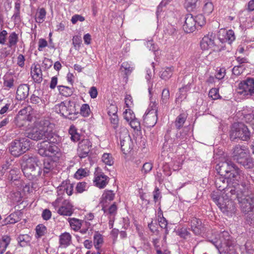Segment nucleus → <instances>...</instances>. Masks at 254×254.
I'll list each match as a JSON object with an SVG mask.
<instances>
[{"label":"nucleus","instance_id":"nucleus-53","mask_svg":"<svg viewBox=\"0 0 254 254\" xmlns=\"http://www.w3.org/2000/svg\"><path fill=\"white\" fill-rule=\"evenodd\" d=\"M87 175V172L85 169H79L75 173L74 176L77 179H80L82 177H85Z\"/></svg>","mask_w":254,"mask_h":254},{"label":"nucleus","instance_id":"nucleus-62","mask_svg":"<svg viewBox=\"0 0 254 254\" xmlns=\"http://www.w3.org/2000/svg\"><path fill=\"white\" fill-rule=\"evenodd\" d=\"M11 241L10 237L8 235H4L2 237L1 241L3 245H4V248H7L8 246L10 244Z\"/></svg>","mask_w":254,"mask_h":254},{"label":"nucleus","instance_id":"nucleus-49","mask_svg":"<svg viewBox=\"0 0 254 254\" xmlns=\"http://www.w3.org/2000/svg\"><path fill=\"white\" fill-rule=\"evenodd\" d=\"M213 10V5L212 3L211 2H206L203 7V11L204 13L207 15H209Z\"/></svg>","mask_w":254,"mask_h":254},{"label":"nucleus","instance_id":"nucleus-39","mask_svg":"<svg viewBox=\"0 0 254 254\" xmlns=\"http://www.w3.org/2000/svg\"><path fill=\"white\" fill-rule=\"evenodd\" d=\"M211 197L218 206L221 202L224 200V198H225L224 196H220V194L218 192H213L211 194Z\"/></svg>","mask_w":254,"mask_h":254},{"label":"nucleus","instance_id":"nucleus-38","mask_svg":"<svg viewBox=\"0 0 254 254\" xmlns=\"http://www.w3.org/2000/svg\"><path fill=\"white\" fill-rule=\"evenodd\" d=\"M68 221L71 227L75 231L78 230L81 227V222L79 219L72 218H69Z\"/></svg>","mask_w":254,"mask_h":254},{"label":"nucleus","instance_id":"nucleus-33","mask_svg":"<svg viewBox=\"0 0 254 254\" xmlns=\"http://www.w3.org/2000/svg\"><path fill=\"white\" fill-rule=\"evenodd\" d=\"M187 117V116L185 114H181L177 117L175 122V125L177 129H180L183 127L186 121Z\"/></svg>","mask_w":254,"mask_h":254},{"label":"nucleus","instance_id":"nucleus-45","mask_svg":"<svg viewBox=\"0 0 254 254\" xmlns=\"http://www.w3.org/2000/svg\"><path fill=\"white\" fill-rule=\"evenodd\" d=\"M30 108H24L21 110L19 112L16 117L15 118L16 120L25 121V116L28 114V110H30Z\"/></svg>","mask_w":254,"mask_h":254},{"label":"nucleus","instance_id":"nucleus-26","mask_svg":"<svg viewBox=\"0 0 254 254\" xmlns=\"http://www.w3.org/2000/svg\"><path fill=\"white\" fill-rule=\"evenodd\" d=\"M49 144V141L48 140H45L38 144V153L41 156H47Z\"/></svg>","mask_w":254,"mask_h":254},{"label":"nucleus","instance_id":"nucleus-64","mask_svg":"<svg viewBox=\"0 0 254 254\" xmlns=\"http://www.w3.org/2000/svg\"><path fill=\"white\" fill-rule=\"evenodd\" d=\"M48 46L47 41L44 39H40L38 42V50L41 51L42 49Z\"/></svg>","mask_w":254,"mask_h":254},{"label":"nucleus","instance_id":"nucleus-34","mask_svg":"<svg viewBox=\"0 0 254 254\" xmlns=\"http://www.w3.org/2000/svg\"><path fill=\"white\" fill-rule=\"evenodd\" d=\"M58 90L59 91L60 93L64 96H65V97L70 96L72 94V93L73 92V90L71 88H70L67 86H63V85H59L58 86Z\"/></svg>","mask_w":254,"mask_h":254},{"label":"nucleus","instance_id":"nucleus-1","mask_svg":"<svg viewBox=\"0 0 254 254\" xmlns=\"http://www.w3.org/2000/svg\"><path fill=\"white\" fill-rule=\"evenodd\" d=\"M41 126L33 128L27 134L28 138L38 141L48 140L51 142L58 143L61 140L60 136L53 131L54 125L48 120L40 122Z\"/></svg>","mask_w":254,"mask_h":254},{"label":"nucleus","instance_id":"nucleus-58","mask_svg":"<svg viewBox=\"0 0 254 254\" xmlns=\"http://www.w3.org/2000/svg\"><path fill=\"white\" fill-rule=\"evenodd\" d=\"M85 18L83 16H82L81 15L78 14H75L74 15L71 19V22L72 24H75L78 21H79L80 22H82L84 21Z\"/></svg>","mask_w":254,"mask_h":254},{"label":"nucleus","instance_id":"nucleus-24","mask_svg":"<svg viewBox=\"0 0 254 254\" xmlns=\"http://www.w3.org/2000/svg\"><path fill=\"white\" fill-rule=\"evenodd\" d=\"M38 66L35 65L34 69L31 71V74L34 81L37 83H40L43 80L42 73L39 65Z\"/></svg>","mask_w":254,"mask_h":254},{"label":"nucleus","instance_id":"nucleus-27","mask_svg":"<svg viewBox=\"0 0 254 254\" xmlns=\"http://www.w3.org/2000/svg\"><path fill=\"white\" fill-rule=\"evenodd\" d=\"M221 243H223L225 245L229 244V243L235 242V240L230 235L227 231H223L221 233L219 236Z\"/></svg>","mask_w":254,"mask_h":254},{"label":"nucleus","instance_id":"nucleus-51","mask_svg":"<svg viewBox=\"0 0 254 254\" xmlns=\"http://www.w3.org/2000/svg\"><path fill=\"white\" fill-rule=\"evenodd\" d=\"M46 231V227L43 224H39L36 227V231L39 237L44 235Z\"/></svg>","mask_w":254,"mask_h":254},{"label":"nucleus","instance_id":"nucleus-4","mask_svg":"<svg viewBox=\"0 0 254 254\" xmlns=\"http://www.w3.org/2000/svg\"><path fill=\"white\" fill-rule=\"evenodd\" d=\"M79 107L74 102L69 101L68 102H62L60 104L56 105L55 110L58 113L69 120H74L77 118L79 114L78 108Z\"/></svg>","mask_w":254,"mask_h":254},{"label":"nucleus","instance_id":"nucleus-6","mask_svg":"<svg viewBox=\"0 0 254 254\" xmlns=\"http://www.w3.org/2000/svg\"><path fill=\"white\" fill-rule=\"evenodd\" d=\"M30 145V141L27 138L16 139L10 143L8 150L11 155L18 157L29 150Z\"/></svg>","mask_w":254,"mask_h":254},{"label":"nucleus","instance_id":"nucleus-63","mask_svg":"<svg viewBox=\"0 0 254 254\" xmlns=\"http://www.w3.org/2000/svg\"><path fill=\"white\" fill-rule=\"evenodd\" d=\"M81 42L82 41L80 37L78 36H74L73 37L72 43L75 47H80Z\"/></svg>","mask_w":254,"mask_h":254},{"label":"nucleus","instance_id":"nucleus-8","mask_svg":"<svg viewBox=\"0 0 254 254\" xmlns=\"http://www.w3.org/2000/svg\"><path fill=\"white\" fill-rule=\"evenodd\" d=\"M215 36L211 33L204 36L200 42V47L203 50H207L211 49L213 51L222 50V48L220 49L215 42Z\"/></svg>","mask_w":254,"mask_h":254},{"label":"nucleus","instance_id":"nucleus-50","mask_svg":"<svg viewBox=\"0 0 254 254\" xmlns=\"http://www.w3.org/2000/svg\"><path fill=\"white\" fill-rule=\"evenodd\" d=\"M130 127L135 130H139L140 128V122L137 119L134 117L129 122Z\"/></svg>","mask_w":254,"mask_h":254},{"label":"nucleus","instance_id":"nucleus-42","mask_svg":"<svg viewBox=\"0 0 254 254\" xmlns=\"http://www.w3.org/2000/svg\"><path fill=\"white\" fill-rule=\"evenodd\" d=\"M20 3L17 1L15 3L14 5V13L12 16L15 21H18L20 20Z\"/></svg>","mask_w":254,"mask_h":254},{"label":"nucleus","instance_id":"nucleus-9","mask_svg":"<svg viewBox=\"0 0 254 254\" xmlns=\"http://www.w3.org/2000/svg\"><path fill=\"white\" fill-rule=\"evenodd\" d=\"M238 93L244 95L252 96L254 94V78H248L239 84Z\"/></svg>","mask_w":254,"mask_h":254},{"label":"nucleus","instance_id":"nucleus-25","mask_svg":"<svg viewBox=\"0 0 254 254\" xmlns=\"http://www.w3.org/2000/svg\"><path fill=\"white\" fill-rule=\"evenodd\" d=\"M71 242V236L69 233L64 232L60 236L59 243L60 245L66 248L70 245Z\"/></svg>","mask_w":254,"mask_h":254},{"label":"nucleus","instance_id":"nucleus-19","mask_svg":"<svg viewBox=\"0 0 254 254\" xmlns=\"http://www.w3.org/2000/svg\"><path fill=\"white\" fill-rule=\"evenodd\" d=\"M29 86L27 84H22L17 87L16 93V98L18 100H25L29 95Z\"/></svg>","mask_w":254,"mask_h":254},{"label":"nucleus","instance_id":"nucleus-17","mask_svg":"<svg viewBox=\"0 0 254 254\" xmlns=\"http://www.w3.org/2000/svg\"><path fill=\"white\" fill-rule=\"evenodd\" d=\"M158 117L156 111H148L143 117V122L147 127H154L157 121Z\"/></svg>","mask_w":254,"mask_h":254},{"label":"nucleus","instance_id":"nucleus-61","mask_svg":"<svg viewBox=\"0 0 254 254\" xmlns=\"http://www.w3.org/2000/svg\"><path fill=\"white\" fill-rule=\"evenodd\" d=\"M209 97L213 99H216L218 95V90L216 88H212L209 92Z\"/></svg>","mask_w":254,"mask_h":254},{"label":"nucleus","instance_id":"nucleus-20","mask_svg":"<svg viewBox=\"0 0 254 254\" xmlns=\"http://www.w3.org/2000/svg\"><path fill=\"white\" fill-rule=\"evenodd\" d=\"M73 206L68 201L65 200L62 205L59 208L57 212L61 215L71 216L73 213Z\"/></svg>","mask_w":254,"mask_h":254},{"label":"nucleus","instance_id":"nucleus-31","mask_svg":"<svg viewBox=\"0 0 254 254\" xmlns=\"http://www.w3.org/2000/svg\"><path fill=\"white\" fill-rule=\"evenodd\" d=\"M173 71V66L167 67L164 70L161 72L160 77L165 80H168L172 76Z\"/></svg>","mask_w":254,"mask_h":254},{"label":"nucleus","instance_id":"nucleus-60","mask_svg":"<svg viewBox=\"0 0 254 254\" xmlns=\"http://www.w3.org/2000/svg\"><path fill=\"white\" fill-rule=\"evenodd\" d=\"M125 104L126 107L129 109L133 105V101L132 97L130 95H127L125 99Z\"/></svg>","mask_w":254,"mask_h":254},{"label":"nucleus","instance_id":"nucleus-15","mask_svg":"<svg viewBox=\"0 0 254 254\" xmlns=\"http://www.w3.org/2000/svg\"><path fill=\"white\" fill-rule=\"evenodd\" d=\"M183 28L185 32L187 33H192L196 30L197 28L196 21L191 14L186 15L185 21Z\"/></svg>","mask_w":254,"mask_h":254},{"label":"nucleus","instance_id":"nucleus-22","mask_svg":"<svg viewBox=\"0 0 254 254\" xmlns=\"http://www.w3.org/2000/svg\"><path fill=\"white\" fill-rule=\"evenodd\" d=\"M232 184V182H228L227 178L224 176H219L215 178V185L220 191H225L227 187Z\"/></svg>","mask_w":254,"mask_h":254},{"label":"nucleus","instance_id":"nucleus-48","mask_svg":"<svg viewBox=\"0 0 254 254\" xmlns=\"http://www.w3.org/2000/svg\"><path fill=\"white\" fill-rule=\"evenodd\" d=\"M197 26L201 27L205 24V18L202 14H199L194 17Z\"/></svg>","mask_w":254,"mask_h":254},{"label":"nucleus","instance_id":"nucleus-40","mask_svg":"<svg viewBox=\"0 0 254 254\" xmlns=\"http://www.w3.org/2000/svg\"><path fill=\"white\" fill-rule=\"evenodd\" d=\"M245 219L247 224L254 227V211L245 213Z\"/></svg>","mask_w":254,"mask_h":254},{"label":"nucleus","instance_id":"nucleus-11","mask_svg":"<svg viewBox=\"0 0 254 254\" xmlns=\"http://www.w3.org/2000/svg\"><path fill=\"white\" fill-rule=\"evenodd\" d=\"M124 135L122 136L120 133V139L121 149L125 154L129 152L132 149V141L127 130L124 129L123 131Z\"/></svg>","mask_w":254,"mask_h":254},{"label":"nucleus","instance_id":"nucleus-2","mask_svg":"<svg viewBox=\"0 0 254 254\" xmlns=\"http://www.w3.org/2000/svg\"><path fill=\"white\" fill-rule=\"evenodd\" d=\"M39 161L37 157L31 156L28 158L24 157L22 164V170L24 176L29 180H34L41 175L42 170L39 166Z\"/></svg>","mask_w":254,"mask_h":254},{"label":"nucleus","instance_id":"nucleus-30","mask_svg":"<svg viewBox=\"0 0 254 254\" xmlns=\"http://www.w3.org/2000/svg\"><path fill=\"white\" fill-rule=\"evenodd\" d=\"M170 91L167 88H165L162 90L161 98L160 100V104L167 106L169 103Z\"/></svg>","mask_w":254,"mask_h":254},{"label":"nucleus","instance_id":"nucleus-37","mask_svg":"<svg viewBox=\"0 0 254 254\" xmlns=\"http://www.w3.org/2000/svg\"><path fill=\"white\" fill-rule=\"evenodd\" d=\"M30 237L28 235H20L17 238L19 245L21 247H25L30 242Z\"/></svg>","mask_w":254,"mask_h":254},{"label":"nucleus","instance_id":"nucleus-35","mask_svg":"<svg viewBox=\"0 0 254 254\" xmlns=\"http://www.w3.org/2000/svg\"><path fill=\"white\" fill-rule=\"evenodd\" d=\"M114 197L115 193H113L112 190H105L102 195L101 203L104 205V203L106 202L107 200H113Z\"/></svg>","mask_w":254,"mask_h":254},{"label":"nucleus","instance_id":"nucleus-29","mask_svg":"<svg viewBox=\"0 0 254 254\" xmlns=\"http://www.w3.org/2000/svg\"><path fill=\"white\" fill-rule=\"evenodd\" d=\"M235 242L230 243L226 245L225 248H224L222 251L219 250L220 254H236V249H235Z\"/></svg>","mask_w":254,"mask_h":254},{"label":"nucleus","instance_id":"nucleus-55","mask_svg":"<svg viewBox=\"0 0 254 254\" xmlns=\"http://www.w3.org/2000/svg\"><path fill=\"white\" fill-rule=\"evenodd\" d=\"M108 114L109 116L116 115L118 112L117 107L115 105L111 104L107 108Z\"/></svg>","mask_w":254,"mask_h":254},{"label":"nucleus","instance_id":"nucleus-28","mask_svg":"<svg viewBox=\"0 0 254 254\" xmlns=\"http://www.w3.org/2000/svg\"><path fill=\"white\" fill-rule=\"evenodd\" d=\"M55 143L51 142L49 141L48 146V150L47 154V156L52 157L57 155L60 151L59 147L55 145Z\"/></svg>","mask_w":254,"mask_h":254},{"label":"nucleus","instance_id":"nucleus-36","mask_svg":"<svg viewBox=\"0 0 254 254\" xmlns=\"http://www.w3.org/2000/svg\"><path fill=\"white\" fill-rule=\"evenodd\" d=\"M103 243V239L102 235L98 233H96L93 237V243L95 248L97 250H99L101 246L100 245Z\"/></svg>","mask_w":254,"mask_h":254},{"label":"nucleus","instance_id":"nucleus-57","mask_svg":"<svg viewBox=\"0 0 254 254\" xmlns=\"http://www.w3.org/2000/svg\"><path fill=\"white\" fill-rule=\"evenodd\" d=\"M52 216L51 211L48 209H45L43 211L42 217L45 220H49Z\"/></svg>","mask_w":254,"mask_h":254},{"label":"nucleus","instance_id":"nucleus-59","mask_svg":"<svg viewBox=\"0 0 254 254\" xmlns=\"http://www.w3.org/2000/svg\"><path fill=\"white\" fill-rule=\"evenodd\" d=\"M53 64V61L49 59L45 58L43 62V65L45 69H49Z\"/></svg>","mask_w":254,"mask_h":254},{"label":"nucleus","instance_id":"nucleus-5","mask_svg":"<svg viewBox=\"0 0 254 254\" xmlns=\"http://www.w3.org/2000/svg\"><path fill=\"white\" fill-rule=\"evenodd\" d=\"M229 136L232 141H234L237 138L243 141H247L250 139L251 135L248 127L244 124L237 122L232 125Z\"/></svg>","mask_w":254,"mask_h":254},{"label":"nucleus","instance_id":"nucleus-43","mask_svg":"<svg viewBox=\"0 0 254 254\" xmlns=\"http://www.w3.org/2000/svg\"><path fill=\"white\" fill-rule=\"evenodd\" d=\"M60 187L61 190H63L64 191H65L68 195H71L72 194L73 188L72 184L70 183L67 184L66 182L65 185H64V183L63 182Z\"/></svg>","mask_w":254,"mask_h":254},{"label":"nucleus","instance_id":"nucleus-12","mask_svg":"<svg viewBox=\"0 0 254 254\" xmlns=\"http://www.w3.org/2000/svg\"><path fill=\"white\" fill-rule=\"evenodd\" d=\"M231 184L232 186L229 185L224 192L225 197L232 200L241 198V196L244 192L239 190L238 186H235V184Z\"/></svg>","mask_w":254,"mask_h":254},{"label":"nucleus","instance_id":"nucleus-52","mask_svg":"<svg viewBox=\"0 0 254 254\" xmlns=\"http://www.w3.org/2000/svg\"><path fill=\"white\" fill-rule=\"evenodd\" d=\"M87 187V183L83 182H79L77 183L76 187V190L77 192L78 193H82L84 191L86 190V188Z\"/></svg>","mask_w":254,"mask_h":254},{"label":"nucleus","instance_id":"nucleus-44","mask_svg":"<svg viewBox=\"0 0 254 254\" xmlns=\"http://www.w3.org/2000/svg\"><path fill=\"white\" fill-rule=\"evenodd\" d=\"M235 40V36L234 32L232 30H229L227 31L225 38L223 40L227 41L229 44Z\"/></svg>","mask_w":254,"mask_h":254},{"label":"nucleus","instance_id":"nucleus-56","mask_svg":"<svg viewBox=\"0 0 254 254\" xmlns=\"http://www.w3.org/2000/svg\"><path fill=\"white\" fill-rule=\"evenodd\" d=\"M152 167L153 165L151 163L146 162L142 166V172L146 174L152 170Z\"/></svg>","mask_w":254,"mask_h":254},{"label":"nucleus","instance_id":"nucleus-32","mask_svg":"<svg viewBox=\"0 0 254 254\" xmlns=\"http://www.w3.org/2000/svg\"><path fill=\"white\" fill-rule=\"evenodd\" d=\"M185 6L188 11H192L198 7V0H185Z\"/></svg>","mask_w":254,"mask_h":254},{"label":"nucleus","instance_id":"nucleus-3","mask_svg":"<svg viewBox=\"0 0 254 254\" xmlns=\"http://www.w3.org/2000/svg\"><path fill=\"white\" fill-rule=\"evenodd\" d=\"M232 157L238 163L247 169H251L254 166V161L247 152L246 148L239 144L235 145L232 149Z\"/></svg>","mask_w":254,"mask_h":254},{"label":"nucleus","instance_id":"nucleus-41","mask_svg":"<svg viewBox=\"0 0 254 254\" xmlns=\"http://www.w3.org/2000/svg\"><path fill=\"white\" fill-rule=\"evenodd\" d=\"M102 161L106 165L112 166L114 164L112 156L110 153H104L102 157Z\"/></svg>","mask_w":254,"mask_h":254},{"label":"nucleus","instance_id":"nucleus-14","mask_svg":"<svg viewBox=\"0 0 254 254\" xmlns=\"http://www.w3.org/2000/svg\"><path fill=\"white\" fill-rule=\"evenodd\" d=\"M92 147V143L88 139H83L79 144L78 154L81 158H85L89 156Z\"/></svg>","mask_w":254,"mask_h":254},{"label":"nucleus","instance_id":"nucleus-13","mask_svg":"<svg viewBox=\"0 0 254 254\" xmlns=\"http://www.w3.org/2000/svg\"><path fill=\"white\" fill-rule=\"evenodd\" d=\"M218 207L224 213L227 215H232L236 211V206L234 201L228 198H224Z\"/></svg>","mask_w":254,"mask_h":254},{"label":"nucleus","instance_id":"nucleus-7","mask_svg":"<svg viewBox=\"0 0 254 254\" xmlns=\"http://www.w3.org/2000/svg\"><path fill=\"white\" fill-rule=\"evenodd\" d=\"M238 168L234 163L228 160L220 162L215 167L219 175L227 178L228 182L231 181L232 177L235 175Z\"/></svg>","mask_w":254,"mask_h":254},{"label":"nucleus","instance_id":"nucleus-47","mask_svg":"<svg viewBox=\"0 0 254 254\" xmlns=\"http://www.w3.org/2000/svg\"><path fill=\"white\" fill-rule=\"evenodd\" d=\"M80 114L84 117H88L90 112L89 106L87 104H84L80 107Z\"/></svg>","mask_w":254,"mask_h":254},{"label":"nucleus","instance_id":"nucleus-10","mask_svg":"<svg viewBox=\"0 0 254 254\" xmlns=\"http://www.w3.org/2000/svg\"><path fill=\"white\" fill-rule=\"evenodd\" d=\"M241 197L238 199V201L240 204L241 210L245 213L254 211L253 198L245 194V192L241 196Z\"/></svg>","mask_w":254,"mask_h":254},{"label":"nucleus","instance_id":"nucleus-54","mask_svg":"<svg viewBox=\"0 0 254 254\" xmlns=\"http://www.w3.org/2000/svg\"><path fill=\"white\" fill-rule=\"evenodd\" d=\"M131 111L128 109L126 110V111L124 112V118L128 122H130L131 120L135 117V115L133 113H131Z\"/></svg>","mask_w":254,"mask_h":254},{"label":"nucleus","instance_id":"nucleus-16","mask_svg":"<svg viewBox=\"0 0 254 254\" xmlns=\"http://www.w3.org/2000/svg\"><path fill=\"white\" fill-rule=\"evenodd\" d=\"M191 231L196 235H200L205 231V228L201 220L196 217H192L190 220Z\"/></svg>","mask_w":254,"mask_h":254},{"label":"nucleus","instance_id":"nucleus-21","mask_svg":"<svg viewBox=\"0 0 254 254\" xmlns=\"http://www.w3.org/2000/svg\"><path fill=\"white\" fill-rule=\"evenodd\" d=\"M56 166V163L54 160L46 158L43 161V174L45 176H49L51 172L53 170Z\"/></svg>","mask_w":254,"mask_h":254},{"label":"nucleus","instance_id":"nucleus-23","mask_svg":"<svg viewBox=\"0 0 254 254\" xmlns=\"http://www.w3.org/2000/svg\"><path fill=\"white\" fill-rule=\"evenodd\" d=\"M109 178L104 173H102L95 177L94 183L95 186L100 189L104 188L108 183Z\"/></svg>","mask_w":254,"mask_h":254},{"label":"nucleus","instance_id":"nucleus-18","mask_svg":"<svg viewBox=\"0 0 254 254\" xmlns=\"http://www.w3.org/2000/svg\"><path fill=\"white\" fill-rule=\"evenodd\" d=\"M247 179V177L244 172L238 168L236 173H235V175L232 177V179H231V181H229V182H232V184H235V186L239 187L241 184L243 186L244 184H245V181Z\"/></svg>","mask_w":254,"mask_h":254},{"label":"nucleus","instance_id":"nucleus-46","mask_svg":"<svg viewBox=\"0 0 254 254\" xmlns=\"http://www.w3.org/2000/svg\"><path fill=\"white\" fill-rule=\"evenodd\" d=\"M18 41L17 35L15 32H12L10 34L8 37V47H11L16 44Z\"/></svg>","mask_w":254,"mask_h":254}]
</instances>
